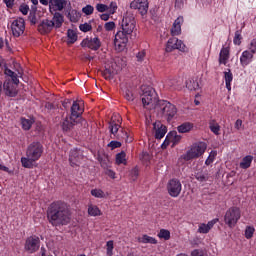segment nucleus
Wrapping results in <instances>:
<instances>
[{
  "instance_id": "ea45409f",
  "label": "nucleus",
  "mask_w": 256,
  "mask_h": 256,
  "mask_svg": "<svg viewBox=\"0 0 256 256\" xmlns=\"http://www.w3.org/2000/svg\"><path fill=\"white\" fill-rule=\"evenodd\" d=\"M168 139H171L173 145H177L181 141V135H178L177 131H171L168 133Z\"/></svg>"
},
{
  "instance_id": "6e6552de",
  "label": "nucleus",
  "mask_w": 256,
  "mask_h": 256,
  "mask_svg": "<svg viewBox=\"0 0 256 256\" xmlns=\"http://www.w3.org/2000/svg\"><path fill=\"white\" fill-rule=\"evenodd\" d=\"M182 189L181 181L177 178L170 179L167 183V191L170 197H179Z\"/></svg>"
},
{
  "instance_id": "aec40b11",
  "label": "nucleus",
  "mask_w": 256,
  "mask_h": 256,
  "mask_svg": "<svg viewBox=\"0 0 256 256\" xmlns=\"http://www.w3.org/2000/svg\"><path fill=\"white\" fill-rule=\"evenodd\" d=\"M153 127L155 130V139H163L167 134V126L163 125L161 122H155Z\"/></svg>"
},
{
  "instance_id": "a18cd8bd",
  "label": "nucleus",
  "mask_w": 256,
  "mask_h": 256,
  "mask_svg": "<svg viewBox=\"0 0 256 256\" xmlns=\"http://www.w3.org/2000/svg\"><path fill=\"white\" fill-rule=\"evenodd\" d=\"M241 33H242L241 30L235 31V35L233 39L234 45H241V41L243 40V36L241 35Z\"/></svg>"
},
{
  "instance_id": "37998d69",
  "label": "nucleus",
  "mask_w": 256,
  "mask_h": 256,
  "mask_svg": "<svg viewBox=\"0 0 256 256\" xmlns=\"http://www.w3.org/2000/svg\"><path fill=\"white\" fill-rule=\"evenodd\" d=\"M21 125H22V128L24 129V131H29V129H31V127L33 125V122L29 119L22 118Z\"/></svg>"
},
{
  "instance_id": "ddd939ff",
  "label": "nucleus",
  "mask_w": 256,
  "mask_h": 256,
  "mask_svg": "<svg viewBox=\"0 0 256 256\" xmlns=\"http://www.w3.org/2000/svg\"><path fill=\"white\" fill-rule=\"evenodd\" d=\"M12 35L14 37H21L25 33V19L18 18L11 24Z\"/></svg>"
},
{
  "instance_id": "e433bc0d",
  "label": "nucleus",
  "mask_w": 256,
  "mask_h": 256,
  "mask_svg": "<svg viewBox=\"0 0 256 256\" xmlns=\"http://www.w3.org/2000/svg\"><path fill=\"white\" fill-rule=\"evenodd\" d=\"M224 79L226 83V89H228V91H231V82L233 81V73L231 72V70H228V72H224Z\"/></svg>"
},
{
  "instance_id": "a211bd4d",
  "label": "nucleus",
  "mask_w": 256,
  "mask_h": 256,
  "mask_svg": "<svg viewBox=\"0 0 256 256\" xmlns=\"http://www.w3.org/2000/svg\"><path fill=\"white\" fill-rule=\"evenodd\" d=\"M55 28V23L49 19H43L38 25V31L41 35H49Z\"/></svg>"
},
{
  "instance_id": "7ed1b4c3",
  "label": "nucleus",
  "mask_w": 256,
  "mask_h": 256,
  "mask_svg": "<svg viewBox=\"0 0 256 256\" xmlns=\"http://www.w3.org/2000/svg\"><path fill=\"white\" fill-rule=\"evenodd\" d=\"M43 155V144L41 142H32L26 149V157L21 158L22 167L33 169L35 161H39Z\"/></svg>"
},
{
  "instance_id": "72a5a7b5",
  "label": "nucleus",
  "mask_w": 256,
  "mask_h": 256,
  "mask_svg": "<svg viewBox=\"0 0 256 256\" xmlns=\"http://www.w3.org/2000/svg\"><path fill=\"white\" fill-rule=\"evenodd\" d=\"M88 214L91 217H99L102 215L101 210L96 205H90L88 206Z\"/></svg>"
},
{
  "instance_id": "3c124183",
  "label": "nucleus",
  "mask_w": 256,
  "mask_h": 256,
  "mask_svg": "<svg viewBox=\"0 0 256 256\" xmlns=\"http://www.w3.org/2000/svg\"><path fill=\"white\" fill-rule=\"evenodd\" d=\"M93 11H95V8L91 5H86L84 8H82V13L85 15H93Z\"/></svg>"
},
{
  "instance_id": "603ef678",
  "label": "nucleus",
  "mask_w": 256,
  "mask_h": 256,
  "mask_svg": "<svg viewBox=\"0 0 256 256\" xmlns=\"http://www.w3.org/2000/svg\"><path fill=\"white\" fill-rule=\"evenodd\" d=\"M28 20L30 21L31 25H37V14H35V12H30Z\"/></svg>"
},
{
  "instance_id": "5fc2aeb1",
  "label": "nucleus",
  "mask_w": 256,
  "mask_h": 256,
  "mask_svg": "<svg viewBox=\"0 0 256 256\" xmlns=\"http://www.w3.org/2000/svg\"><path fill=\"white\" fill-rule=\"evenodd\" d=\"M107 247V255L112 256L113 255V240H110L106 244Z\"/></svg>"
},
{
  "instance_id": "1a4fd4ad",
  "label": "nucleus",
  "mask_w": 256,
  "mask_h": 256,
  "mask_svg": "<svg viewBox=\"0 0 256 256\" xmlns=\"http://www.w3.org/2000/svg\"><path fill=\"white\" fill-rule=\"evenodd\" d=\"M83 115V108L78 104L77 101H74L71 106V114L70 117H74L75 119L80 120V125L84 128L89 127V124L87 123V120L83 119L81 117Z\"/></svg>"
},
{
  "instance_id": "0eeeda50",
  "label": "nucleus",
  "mask_w": 256,
  "mask_h": 256,
  "mask_svg": "<svg viewBox=\"0 0 256 256\" xmlns=\"http://www.w3.org/2000/svg\"><path fill=\"white\" fill-rule=\"evenodd\" d=\"M241 219V209L239 207H230L224 215V223L230 229H233Z\"/></svg>"
},
{
  "instance_id": "c9c22d12",
  "label": "nucleus",
  "mask_w": 256,
  "mask_h": 256,
  "mask_svg": "<svg viewBox=\"0 0 256 256\" xmlns=\"http://www.w3.org/2000/svg\"><path fill=\"white\" fill-rule=\"evenodd\" d=\"M127 154L125 151H121L120 153L116 154V163L117 165H127Z\"/></svg>"
},
{
  "instance_id": "9d476101",
  "label": "nucleus",
  "mask_w": 256,
  "mask_h": 256,
  "mask_svg": "<svg viewBox=\"0 0 256 256\" xmlns=\"http://www.w3.org/2000/svg\"><path fill=\"white\" fill-rule=\"evenodd\" d=\"M41 245V240L38 236H30L26 239L24 249L28 253H37Z\"/></svg>"
},
{
  "instance_id": "412c9836",
  "label": "nucleus",
  "mask_w": 256,
  "mask_h": 256,
  "mask_svg": "<svg viewBox=\"0 0 256 256\" xmlns=\"http://www.w3.org/2000/svg\"><path fill=\"white\" fill-rule=\"evenodd\" d=\"M216 223H219V218H215L209 221L207 224L201 223L198 228V232L202 234L209 233L210 229H213Z\"/></svg>"
},
{
  "instance_id": "a19ab883",
  "label": "nucleus",
  "mask_w": 256,
  "mask_h": 256,
  "mask_svg": "<svg viewBox=\"0 0 256 256\" xmlns=\"http://www.w3.org/2000/svg\"><path fill=\"white\" fill-rule=\"evenodd\" d=\"M186 87L189 91H197L199 89V82L191 79L186 81Z\"/></svg>"
},
{
  "instance_id": "c85d7f7f",
  "label": "nucleus",
  "mask_w": 256,
  "mask_h": 256,
  "mask_svg": "<svg viewBox=\"0 0 256 256\" xmlns=\"http://www.w3.org/2000/svg\"><path fill=\"white\" fill-rule=\"evenodd\" d=\"M116 139L121 140L124 139L125 143H132L133 138L129 137V133L124 129H121L120 132L116 135Z\"/></svg>"
},
{
  "instance_id": "4c0bfd02",
  "label": "nucleus",
  "mask_w": 256,
  "mask_h": 256,
  "mask_svg": "<svg viewBox=\"0 0 256 256\" xmlns=\"http://www.w3.org/2000/svg\"><path fill=\"white\" fill-rule=\"evenodd\" d=\"M115 75H117V72L112 68H105V70L102 71V77H104V79L111 80Z\"/></svg>"
},
{
  "instance_id": "6ab92c4d",
  "label": "nucleus",
  "mask_w": 256,
  "mask_h": 256,
  "mask_svg": "<svg viewBox=\"0 0 256 256\" xmlns=\"http://www.w3.org/2000/svg\"><path fill=\"white\" fill-rule=\"evenodd\" d=\"M254 52L251 50H245L242 52V55L240 56V64L242 67H247L250 63L253 62Z\"/></svg>"
},
{
  "instance_id": "9b49d317",
  "label": "nucleus",
  "mask_w": 256,
  "mask_h": 256,
  "mask_svg": "<svg viewBox=\"0 0 256 256\" xmlns=\"http://www.w3.org/2000/svg\"><path fill=\"white\" fill-rule=\"evenodd\" d=\"M76 125H81V120L72 116H66L61 123L63 133H71Z\"/></svg>"
},
{
  "instance_id": "c756f323",
  "label": "nucleus",
  "mask_w": 256,
  "mask_h": 256,
  "mask_svg": "<svg viewBox=\"0 0 256 256\" xmlns=\"http://www.w3.org/2000/svg\"><path fill=\"white\" fill-rule=\"evenodd\" d=\"M251 163H253V156H245L240 162V169H249V167H251Z\"/></svg>"
},
{
  "instance_id": "7c9ffc66",
  "label": "nucleus",
  "mask_w": 256,
  "mask_h": 256,
  "mask_svg": "<svg viewBox=\"0 0 256 256\" xmlns=\"http://www.w3.org/2000/svg\"><path fill=\"white\" fill-rule=\"evenodd\" d=\"M138 243H150V245H157V239L144 234L142 237L138 238Z\"/></svg>"
},
{
  "instance_id": "09e8293b",
  "label": "nucleus",
  "mask_w": 256,
  "mask_h": 256,
  "mask_svg": "<svg viewBox=\"0 0 256 256\" xmlns=\"http://www.w3.org/2000/svg\"><path fill=\"white\" fill-rule=\"evenodd\" d=\"M79 29L83 33H88V31H91V29H93V26H91V24L89 23H84V24H80Z\"/></svg>"
},
{
  "instance_id": "bb28decb",
  "label": "nucleus",
  "mask_w": 256,
  "mask_h": 256,
  "mask_svg": "<svg viewBox=\"0 0 256 256\" xmlns=\"http://www.w3.org/2000/svg\"><path fill=\"white\" fill-rule=\"evenodd\" d=\"M229 47H223L219 54V65H227V61H229Z\"/></svg>"
},
{
  "instance_id": "5701e85b",
  "label": "nucleus",
  "mask_w": 256,
  "mask_h": 256,
  "mask_svg": "<svg viewBox=\"0 0 256 256\" xmlns=\"http://www.w3.org/2000/svg\"><path fill=\"white\" fill-rule=\"evenodd\" d=\"M184 19L183 16H179L173 23V26L171 28V34L173 37L177 35H181V24L183 23Z\"/></svg>"
},
{
  "instance_id": "423d86ee",
  "label": "nucleus",
  "mask_w": 256,
  "mask_h": 256,
  "mask_svg": "<svg viewBox=\"0 0 256 256\" xmlns=\"http://www.w3.org/2000/svg\"><path fill=\"white\" fill-rule=\"evenodd\" d=\"M207 151V143L197 142L194 143L191 148L183 155L184 161H191L193 159H199L203 153Z\"/></svg>"
},
{
  "instance_id": "864d4df0",
  "label": "nucleus",
  "mask_w": 256,
  "mask_h": 256,
  "mask_svg": "<svg viewBox=\"0 0 256 256\" xmlns=\"http://www.w3.org/2000/svg\"><path fill=\"white\" fill-rule=\"evenodd\" d=\"M19 11L22 15H27L29 13V5L23 3L19 6Z\"/></svg>"
},
{
  "instance_id": "6e6d98bb",
  "label": "nucleus",
  "mask_w": 256,
  "mask_h": 256,
  "mask_svg": "<svg viewBox=\"0 0 256 256\" xmlns=\"http://www.w3.org/2000/svg\"><path fill=\"white\" fill-rule=\"evenodd\" d=\"M96 9L99 13H105V11H108L109 6L105 5V4H97L96 5Z\"/></svg>"
},
{
  "instance_id": "b1692460",
  "label": "nucleus",
  "mask_w": 256,
  "mask_h": 256,
  "mask_svg": "<svg viewBox=\"0 0 256 256\" xmlns=\"http://www.w3.org/2000/svg\"><path fill=\"white\" fill-rule=\"evenodd\" d=\"M4 74L6 77L11 78V83H14V85H19V77H21V72L15 73L9 68L4 69Z\"/></svg>"
},
{
  "instance_id": "2f4dec72",
  "label": "nucleus",
  "mask_w": 256,
  "mask_h": 256,
  "mask_svg": "<svg viewBox=\"0 0 256 256\" xmlns=\"http://www.w3.org/2000/svg\"><path fill=\"white\" fill-rule=\"evenodd\" d=\"M193 129V124L191 122H184L177 127L179 133H189Z\"/></svg>"
},
{
  "instance_id": "8fccbe9b",
  "label": "nucleus",
  "mask_w": 256,
  "mask_h": 256,
  "mask_svg": "<svg viewBox=\"0 0 256 256\" xmlns=\"http://www.w3.org/2000/svg\"><path fill=\"white\" fill-rule=\"evenodd\" d=\"M194 177L197 181H200V183H205V181H207V175L201 172L195 173Z\"/></svg>"
},
{
  "instance_id": "c03bdc74",
  "label": "nucleus",
  "mask_w": 256,
  "mask_h": 256,
  "mask_svg": "<svg viewBox=\"0 0 256 256\" xmlns=\"http://www.w3.org/2000/svg\"><path fill=\"white\" fill-rule=\"evenodd\" d=\"M91 196L96 197L97 199H103L105 197V192L101 189H92Z\"/></svg>"
},
{
  "instance_id": "4d7b16f0",
  "label": "nucleus",
  "mask_w": 256,
  "mask_h": 256,
  "mask_svg": "<svg viewBox=\"0 0 256 256\" xmlns=\"http://www.w3.org/2000/svg\"><path fill=\"white\" fill-rule=\"evenodd\" d=\"M191 256H207V253L202 249H195L191 252Z\"/></svg>"
},
{
  "instance_id": "680f3d73",
  "label": "nucleus",
  "mask_w": 256,
  "mask_h": 256,
  "mask_svg": "<svg viewBox=\"0 0 256 256\" xmlns=\"http://www.w3.org/2000/svg\"><path fill=\"white\" fill-rule=\"evenodd\" d=\"M249 50L254 54L256 53V38L251 40Z\"/></svg>"
},
{
  "instance_id": "dca6fc26",
  "label": "nucleus",
  "mask_w": 256,
  "mask_h": 256,
  "mask_svg": "<svg viewBox=\"0 0 256 256\" xmlns=\"http://www.w3.org/2000/svg\"><path fill=\"white\" fill-rule=\"evenodd\" d=\"M83 159V152L80 149L74 148L70 150L69 155V163L71 167H79V163H81Z\"/></svg>"
},
{
  "instance_id": "052dcab7",
  "label": "nucleus",
  "mask_w": 256,
  "mask_h": 256,
  "mask_svg": "<svg viewBox=\"0 0 256 256\" xmlns=\"http://www.w3.org/2000/svg\"><path fill=\"white\" fill-rule=\"evenodd\" d=\"M110 15H114L115 11H117V3L111 2L108 7Z\"/></svg>"
},
{
  "instance_id": "2eb2a0df",
  "label": "nucleus",
  "mask_w": 256,
  "mask_h": 256,
  "mask_svg": "<svg viewBox=\"0 0 256 256\" xmlns=\"http://www.w3.org/2000/svg\"><path fill=\"white\" fill-rule=\"evenodd\" d=\"M19 84H15L11 82V79H6L3 83L4 93L7 97H17L19 91L17 90V86Z\"/></svg>"
},
{
  "instance_id": "473e14b6",
  "label": "nucleus",
  "mask_w": 256,
  "mask_h": 256,
  "mask_svg": "<svg viewBox=\"0 0 256 256\" xmlns=\"http://www.w3.org/2000/svg\"><path fill=\"white\" fill-rule=\"evenodd\" d=\"M67 37H68L67 44L68 45H73V43H75L77 41V38H78L77 32H75V30H73V29H68Z\"/></svg>"
},
{
  "instance_id": "f704fd0d",
  "label": "nucleus",
  "mask_w": 256,
  "mask_h": 256,
  "mask_svg": "<svg viewBox=\"0 0 256 256\" xmlns=\"http://www.w3.org/2000/svg\"><path fill=\"white\" fill-rule=\"evenodd\" d=\"M209 129L214 135H220L219 131H221V126H219V123L215 120H211L209 122Z\"/></svg>"
},
{
  "instance_id": "338daca9",
  "label": "nucleus",
  "mask_w": 256,
  "mask_h": 256,
  "mask_svg": "<svg viewBox=\"0 0 256 256\" xmlns=\"http://www.w3.org/2000/svg\"><path fill=\"white\" fill-rule=\"evenodd\" d=\"M45 109H47L48 111H53V109H56V107L53 105V103L51 102H46L44 105Z\"/></svg>"
},
{
  "instance_id": "f03ea898",
  "label": "nucleus",
  "mask_w": 256,
  "mask_h": 256,
  "mask_svg": "<svg viewBox=\"0 0 256 256\" xmlns=\"http://www.w3.org/2000/svg\"><path fill=\"white\" fill-rule=\"evenodd\" d=\"M137 31V22L135 21V16L127 12L121 22V30H119L114 39V47L116 51H125L127 44L129 43V38L133 33Z\"/></svg>"
},
{
  "instance_id": "f257e3e1",
  "label": "nucleus",
  "mask_w": 256,
  "mask_h": 256,
  "mask_svg": "<svg viewBox=\"0 0 256 256\" xmlns=\"http://www.w3.org/2000/svg\"><path fill=\"white\" fill-rule=\"evenodd\" d=\"M47 219L52 227H65L71 223V209L63 201L52 202L47 209Z\"/></svg>"
},
{
  "instance_id": "bf43d9fd",
  "label": "nucleus",
  "mask_w": 256,
  "mask_h": 256,
  "mask_svg": "<svg viewBox=\"0 0 256 256\" xmlns=\"http://www.w3.org/2000/svg\"><path fill=\"white\" fill-rule=\"evenodd\" d=\"M105 31H113V29H115V22L111 21V22H107L104 25Z\"/></svg>"
},
{
  "instance_id": "4468645a",
  "label": "nucleus",
  "mask_w": 256,
  "mask_h": 256,
  "mask_svg": "<svg viewBox=\"0 0 256 256\" xmlns=\"http://www.w3.org/2000/svg\"><path fill=\"white\" fill-rule=\"evenodd\" d=\"M130 9H135L139 11L140 15H147L149 11V1L148 0H134L130 3Z\"/></svg>"
},
{
  "instance_id": "a878e982",
  "label": "nucleus",
  "mask_w": 256,
  "mask_h": 256,
  "mask_svg": "<svg viewBox=\"0 0 256 256\" xmlns=\"http://www.w3.org/2000/svg\"><path fill=\"white\" fill-rule=\"evenodd\" d=\"M50 21H52V23H54L55 29H61L65 19L63 17V14H61L59 12H55L52 20H50Z\"/></svg>"
},
{
  "instance_id": "f3484780",
  "label": "nucleus",
  "mask_w": 256,
  "mask_h": 256,
  "mask_svg": "<svg viewBox=\"0 0 256 256\" xmlns=\"http://www.w3.org/2000/svg\"><path fill=\"white\" fill-rule=\"evenodd\" d=\"M81 47H88V49H91L92 51H99L101 48V40H99V37L94 38H85L81 42Z\"/></svg>"
},
{
  "instance_id": "39448f33",
  "label": "nucleus",
  "mask_w": 256,
  "mask_h": 256,
  "mask_svg": "<svg viewBox=\"0 0 256 256\" xmlns=\"http://www.w3.org/2000/svg\"><path fill=\"white\" fill-rule=\"evenodd\" d=\"M141 99L142 105L145 109H151L154 107L157 109V103H159V97H157V92L151 86H141Z\"/></svg>"
},
{
  "instance_id": "58836bf2",
  "label": "nucleus",
  "mask_w": 256,
  "mask_h": 256,
  "mask_svg": "<svg viewBox=\"0 0 256 256\" xmlns=\"http://www.w3.org/2000/svg\"><path fill=\"white\" fill-rule=\"evenodd\" d=\"M98 161L103 169H109V167H111V161H109V156H99Z\"/></svg>"
},
{
  "instance_id": "69168bd1",
  "label": "nucleus",
  "mask_w": 256,
  "mask_h": 256,
  "mask_svg": "<svg viewBox=\"0 0 256 256\" xmlns=\"http://www.w3.org/2000/svg\"><path fill=\"white\" fill-rule=\"evenodd\" d=\"M105 173L110 177V179H115V172L109 168H106Z\"/></svg>"
},
{
  "instance_id": "e2e57ef3",
  "label": "nucleus",
  "mask_w": 256,
  "mask_h": 256,
  "mask_svg": "<svg viewBox=\"0 0 256 256\" xmlns=\"http://www.w3.org/2000/svg\"><path fill=\"white\" fill-rule=\"evenodd\" d=\"M136 58H137V61L141 63V61L145 59V50L138 52L136 55Z\"/></svg>"
},
{
  "instance_id": "de8ad7c7",
  "label": "nucleus",
  "mask_w": 256,
  "mask_h": 256,
  "mask_svg": "<svg viewBox=\"0 0 256 256\" xmlns=\"http://www.w3.org/2000/svg\"><path fill=\"white\" fill-rule=\"evenodd\" d=\"M255 233V227L253 226H247L245 229V237L246 239H252L253 235Z\"/></svg>"
},
{
  "instance_id": "0e129e2a",
  "label": "nucleus",
  "mask_w": 256,
  "mask_h": 256,
  "mask_svg": "<svg viewBox=\"0 0 256 256\" xmlns=\"http://www.w3.org/2000/svg\"><path fill=\"white\" fill-rule=\"evenodd\" d=\"M172 143L171 138H169V134H167L165 141L162 144V149H167L169 147V144Z\"/></svg>"
},
{
  "instance_id": "f8f14e48",
  "label": "nucleus",
  "mask_w": 256,
  "mask_h": 256,
  "mask_svg": "<svg viewBox=\"0 0 256 256\" xmlns=\"http://www.w3.org/2000/svg\"><path fill=\"white\" fill-rule=\"evenodd\" d=\"M175 49H178L179 51H182V53H185L187 51V46L183 44V41L172 37L168 40L166 44V52L171 53V51H175Z\"/></svg>"
},
{
  "instance_id": "13d9d810",
  "label": "nucleus",
  "mask_w": 256,
  "mask_h": 256,
  "mask_svg": "<svg viewBox=\"0 0 256 256\" xmlns=\"http://www.w3.org/2000/svg\"><path fill=\"white\" fill-rule=\"evenodd\" d=\"M108 147H110L112 150L119 149V147H121V142L113 140L108 144Z\"/></svg>"
},
{
  "instance_id": "79ce46f5",
  "label": "nucleus",
  "mask_w": 256,
  "mask_h": 256,
  "mask_svg": "<svg viewBox=\"0 0 256 256\" xmlns=\"http://www.w3.org/2000/svg\"><path fill=\"white\" fill-rule=\"evenodd\" d=\"M159 239H164L165 241H169L171 239V232L167 229H161L158 233Z\"/></svg>"
},
{
  "instance_id": "20e7f679",
  "label": "nucleus",
  "mask_w": 256,
  "mask_h": 256,
  "mask_svg": "<svg viewBox=\"0 0 256 256\" xmlns=\"http://www.w3.org/2000/svg\"><path fill=\"white\" fill-rule=\"evenodd\" d=\"M156 111L160 117L166 119L168 123L173 121L177 115V107L167 100H160L156 104Z\"/></svg>"
},
{
  "instance_id": "cd10ccee",
  "label": "nucleus",
  "mask_w": 256,
  "mask_h": 256,
  "mask_svg": "<svg viewBox=\"0 0 256 256\" xmlns=\"http://www.w3.org/2000/svg\"><path fill=\"white\" fill-rule=\"evenodd\" d=\"M121 128V120H117V123L114 119H112L109 122V129H110V133L111 135H114V137H117V135H119V129Z\"/></svg>"
},
{
  "instance_id": "49530a36",
  "label": "nucleus",
  "mask_w": 256,
  "mask_h": 256,
  "mask_svg": "<svg viewBox=\"0 0 256 256\" xmlns=\"http://www.w3.org/2000/svg\"><path fill=\"white\" fill-rule=\"evenodd\" d=\"M124 98L126 101L133 102L135 101V94H133V91L130 89H126L124 92Z\"/></svg>"
},
{
  "instance_id": "4be33fe9",
  "label": "nucleus",
  "mask_w": 256,
  "mask_h": 256,
  "mask_svg": "<svg viewBox=\"0 0 256 256\" xmlns=\"http://www.w3.org/2000/svg\"><path fill=\"white\" fill-rule=\"evenodd\" d=\"M54 7V11H62L64 7H67V0H49V9Z\"/></svg>"
},
{
  "instance_id": "393cba45",
  "label": "nucleus",
  "mask_w": 256,
  "mask_h": 256,
  "mask_svg": "<svg viewBox=\"0 0 256 256\" xmlns=\"http://www.w3.org/2000/svg\"><path fill=\"white\" fill-rule=\"evenodd\" d=\"M4 74L6 77L11 78V83H14V85H19V77H21V72L15 73L9 68L4 69Z\"/></svg>"
},
{
  "instance_id": "774afa93",
  "label": "nucleus",
  "mask_w": 256,
  "mask_h": 256,
  "mask_svg": "<svg viewBox=\"0 0 256 256\" xmlns=\"http://www.w3.org/2000/svg\"><path fill=\"white\" fill-rule=\"evenodd\" d=\"M151 159V156L147 152H142V161H149Z\"/></svg>"
}]
</instances>
